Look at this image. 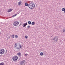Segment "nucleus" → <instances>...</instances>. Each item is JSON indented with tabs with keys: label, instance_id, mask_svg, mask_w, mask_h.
Segmentation results:
<instances>
[{
	"label": "nucleus",
	"instance_id": "cd10ccee",
	"mask_svg": "<svg viewBox=\"0 0 65 65\" xmlns=\"http://www.w3.org/2000/svg\"><path fill=\"white\" fill-rule=\"evenodd\" d=\"M64 13H65V11H64Z\"/></svg>",
	"mask_w": 65,
	"mask_h": 65
},
{
	"label": "nucleus",
	"instance_id": "2eb2a0df",
	"mask_svg": "<svg viewBox=\"0 0 65 65\" xmlns=\"http://www.w3.org/2000/svg\"><path fill=\"white\" fill-rule=\"evenodd\" d=\"M17 45H17V44L15 43L14 45V46L15 47H17Z\"/></svg>",
	"mask_w": 65,
	"mask_h": 65
},
{
	"label": "nucleus",
	"instance_id": "b1692460",
	"mask_svg": "<svg viewBox=\"0 0 65 65\" xmlns=\"http://www.w3.org/2000/svg\"><path fill=\"white\" fill-rule=\"evenodd\" d=\"M17 49H18H18H20V48H19L18 47H17Z\"/></svg>",
	"mask_w": 65,
	"mask_h": 65
},
{
	"label": "nucleus",
	"instance_id": "6ab92c4d",
	"mask_svg": "<svg viewBox=\"0 0 65 65\" xmlns=\"http://www.w3.org/2000/svg\"><path fill=\"white\" fill-rule=\"evenodd\" d=\"M28 36H25V38H26V39H27L28 38Z\"/></svg>",
	"mask_w": 65,
	"mask_h": 65
},
{
	"label": "nucleus",
	"instance_id": "9b49d317",
	"mask_svg": "<svg viewBox=\"0 0 65 65\" xmlns=\"http://www.w3.org/2000/svg\"><path fill=\"white\" fill-rule=\"evenodd\" d=\"M62 11H65V8H63L62 9Z\"/></svg>",
	"mask_w": 65,
	"mask_h": 65
},
{
	"label": "nucleus",
	"instance_id": "f8f14e48",
	"mask_svg": "<svg viewBox=\"0 0 65 65\" xmlns=\"http://www.w3.org/2000/svg\"><path fill=\"white\" fill-rule=\"evenodd\" d=\"M12 9H10V10H9L8 11V12H10V11H12Z\"/></svg>",
	"mask_w": 65,
	"mask_h": 65
},
{
	"label": "nucleus",
	"instance_id": "dca6fc26",
	"mask_svg": "<svg viewBox=\"0 0 65 65\" xmlns=\"http://www.w3.org/2000/svg\"><path fill=\"white\" fill-rule=\"evenodd\" d=\"M35 24V22H32L31 23V25H34Z\"/></svg>",
	"mask_w": 65,
	"mask_h": 65
},
{
	"label": "nucleus",
	"instance_id": "6e6552de",
	"mask_svg": "<svg viewBox=\"0 0 65 65\" xmlns=\"http://www.w3.org/2000/svg\"><path fill=\"white\" fill-rule=\"evenodd\" d=\"M22 4V2L20 1V2H18V4L19 5H20L21 4Z\"/></svg>",
	"mask_w": 65,
	"mask_h": 65
},
{
	"label": "nucleus",
	"instance_id": "f03ea898",
	"mask_svg": "<svg viewBox=\"0 0 65 65\" xmlns=\"http://www.w3.org/2000/svg\"><path fill=\"white\" fill-rule=\"evenodd\" d=\"M19 24V22L17 21H14L13 23V25L14 26L16 27Z\"/></svg>",
	"mask_w": 65,
	"mask_h": 65
},
{
	"label": "nucleus",
	"instance_id": "5701e85b",
	"mask_svg": "<svg viewBox=\"0 0 65 65\" xmlns=\"http://www.w3.org/2000/svg\"><path fill=\"white\" fill-rule=\"evenodd\" d=\"M30 26L28 25L27 26V28H30Z\"/></svg>",
	"mask_w": 65,
	"mask_h": 65
},
{
	"label": "nucleus",
	"instance_id": "423d86ee",
	"mask_svg": "<svg viewBox=\"0 0 65 65\" xmlns=\"http://www.w3.org/2000/svg\"><path fill=\"white\" fill-rule=\"evenodd\" d=\"M53 40L55 41H57L58 40V38H56V37H55L53 39Z\"/></svg>",
	"mask_w": 65,
	"mask_h": 65
},
{
	"label": "nucleus",
	"instance_id": "f3484780",
	"mask_svg": "<svg viewBox=\"0 0 65 65\" xmlns=\"http://www.w3.org/2000/svg\"><path fill=\"white\" fill-rule=\"evenodd\" d=\"M43 55V53L41 52L40 53V55L41 56H42Z\"/></svg>",
	"mask_w": 65,
	"mask_h": 65
},
{
	"label": "nucleus",
	"instance_id": "412c9836",
	"mask_svg": "<svg viewBox=\"0 0 65 65\" xmlns=\"http://www.w3.org/2000/svg\"><path fill=\"white\" fill-rule=\"evenodd\" d=\"M15 37L16 38H18V36L17 35H15Z\"/></svg>",
	"mask_w": 65,
	"mask_h": 65
},
{
	"label": "nucleus",
	"instance_id": "7ed1b4c3",
	"mask_svg": "<svg viewBox=\"0 0 65 65\" xmlns=\"http://www.w3.org/2000/svg\"><path fill=\"white\" fill-rule=\"evenodd\" d=\"M4 53H5V50H4V49L2 48L0 50V54L1 55H3V54H4Z\"/></svg>",
	"mask_w": 65,
	"mask_h": 65
},
{
	"label": "nucleus",
	"instance_id": "1a4fd4ad",
	"mask_svg": "<svg viewBox=\"0 0 65 65\" xmlns=\"http://www.w3.org/2000/svg\"><path fill=\"white\" fill-rule=\"evenodd\" d=\"M17 55H18V56H21V53H18L17 54Z\"/></svg>",
	"mask_w": 65,
	"mask_h": 65
},
{
	"label": "nucleus",
	"instance_id": "a878e982",
	"mask_svg": "<svg viewBox=\"0 0 65 65\" xmlns=\"http://www.w3.org/2000/svg\"><path fill=\"white\" fill-rule=\"evenodd\" d=\"M13 57H18L17 56H14Z\"/></svg>",
	"mask_w": 65,
	"mask_h": 65
},
{
	"label": "nucleus",
	"instance_id": "ddd939ff",
	"mask_svg": "<svg viewBox=\"0 0 65 65\" xmlns=\"http://www.w3.org/2000/svg\"><path fill=\"white\" fill-rule=\"evenodd\" d=\"M25 5L26 6H28L29 5L27 3H25Z\"/></svg>",
	"mask_w": 65,
	"mask_h": 65
},
{
	"label": "nucleus",
	"instance_id": "f257e3e1",
	"mask_svg": "<svg viewBox=\"0 0 65 65\" xmlns=\"http://www.w3.org/2000/svg\"><path fill=\"white\" fill-rule=\"evenodd\" d=\"M28 6L30 9L32 10L33 9H34L35 8V4L32 2L28 4Z\"/></svg>",
	"mask_w": 65,
	"mask_h": 65
},
{
	"label": "nucleus",
	"instance_id": "4468645a",
	"mask_svg": "<svg viewBox=\"0 0 65 65\" xmlns=\"http://www.w3.org/2000/svg\"><path fill=\"white\" fill-rule=\"evenodd\" d=\"M11 37L12 38H14V35H12Z\"/></svg>",
	"mask_w": 65,
	"mask_h": 65
},
{
	"label": "nucleus",
	"instance_id": "c85d7f7f",
	"mask_svg": "<svg viewBox=\"0 0 65 65\" xmlns=\"http://www.w3.org/2000/svg\"><path fill=\"white\" fill-rule=\"evenodd\" d=\"M6 53H7V52H6Z\"/></svg>",
	"mask_w": 65,
	"mask_h": 65
},
{
	"label": "nucleus",
	"instance_id": "4be33fe9",
	"mask_svg": "<svg viewBox=\"0 0 65 65\" xmlns=\"http://www.w3.org/2000/svg\"><path fill=\"white\" fill-rule=\"evenodd\" d=\"M19 46H20L19 49H20V48H22V46H21V45H20V44H19Z\"/></svg>",
	"mask_w": 65,
	"mask_h": 65
},
{
	"label": "nucleus",
	"instance_id": "39448f33",
	"mask_svg": "<svg viewBox=\"0 0 65 65\" xmlns=\"http://www.w3.org/2000/svg\"><path fill=\"white\" fill-rule=\"evenodd\" d=\"M18 59V57H14L12 58V59L14 62L16 61Z\"/></svg>",
	"mask_w": 65,
	"mask_h": 65
},
{
	"label": "nucleus",
	"instance_id": "9d476101",
	"mask_svg": "<svg viewBox=\"0 0 65 65\" xmlns=\"http://www.w3.org/2000/svg\"><path fill=\"white\" fill-rule=\"evenodd\" d=\"M28 23L29 25H31V22L30 21H29L28 22Z\"/></svg>",
	"mask_w": 65,
	"mask_h": 65
},
{
	"label": "nucleus",
	"instance_id": "393cba45",
	"mask_svg": "<svg viewBox=\"0 0 65 65\" xmlns=\"http://www.w3.org/2000/svg\"><path fill=\"white\" fill-rule=\"evenodd\" d=\"M27 55H28V54H25V56H27Z\"/></svg>",
	"mask_w": 65,
	"mask_h": 65
},
{
	"label": "nucleus",
	"instance_id": "0eeeda50",
	"mask_svg": "<svg viewBox=\"0 0 65 65\" xmlns=\"http://www.w3.org/2000/svg\"><path fill=\"white\" fill-rule=\"evenodd\" d=\"M28 25V24H27V23H25L24 24V25L23 26V27H26V25Z\"/></svg>",
	"mask_w": 65,
	"mask_h": 65
},
{
	"label": "nucleus",
	"instance_id": "20e7f679",
	"mask_svg": "<svg viewBox=\"0 0 65 65\" xmlns=\"http://www.w3.org/2000/svg\"><path fill=\"white\" fill-rule=\"evenodd\" d=\"M25 60H22L21 62H20V65H25Z\"/></svg>",
	"mask_w": 65,
	"mask_h": 65
},
{
	"label": "nucleus",
	"instance_id": "bb28decb",
	"mask_svg": "<svg viewBox=\"0 0 65 65\" xmlns=\"http://www.w3.org/2000/svg\"><path fill=\"white\" fill-rule=\"evenodd\" d=\"M0 34H1V32L0 31Z\"/></svg>",
	"mask_w": 65,
	"mask_h": 65
},
{
	"label": "nucleus",
	"instance_id": "a211bd4d",
	"mask_svg": "<svg viewBox=\"0 0 65 65\" xmlns=\"http://www.w3.org/2000/svg\"><path fill=\"white\" fill-rule=\"evenodd\" d=\"M17 15V14H15L13 15V16H12V17L13 18V17H15V16H16V15Z\"/></svg>",
	"mask_w": 65,
	"mask_h": 65
},
{
	"label": "nucleus",
	"instance_id": "aec40b11",
	"mask_svg": "<svg viewBox=\"0 0 65 65\" xmlns=\"http://www.w3.org/2000/svg\"><path fill=\"white\" fill-rule=\"evenodd\" d=\"M4 65V63H0V65Z\"/></svg>",
	"mask_w": 65,
	"mask_h": 65
}]
</instances>
